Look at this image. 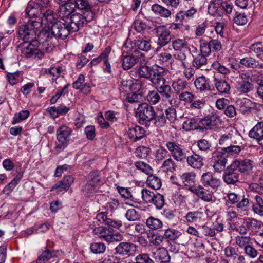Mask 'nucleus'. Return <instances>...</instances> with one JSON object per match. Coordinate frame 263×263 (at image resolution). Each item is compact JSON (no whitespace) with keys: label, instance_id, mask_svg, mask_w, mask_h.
Masks as SVG:
<instances>
[{"label":"nucleus","instance_id":"1","mask_svg":"<svg viewBox=\"0 0 263 263\" xmlns=\"http://www.w3.org/2000/svg\"><path fill=\"white\" fill-rule=\"evenodd\" d=\"M53 18L51 22L45 24L48 30L42 29L38 33V37L40 40H43L42 46H45L47 52L52 50L53 44L52 43L53 39L64 40L71 32L68 24L58 20L54 12Z\"/></svg>","mask_w":263,"mask_h":263},{"label":"nucleus","instance_id":"2","mask_svg":"<svg viewBox=\"0 0 263 263\" xmlns=\"http://www.w3.org/2000/svg\"><path fill=\"white\" fill-rule=\"evenodd\" d=\"M39 21H33L30 20L26 23L19 26L17 30L18 34L20 39L24 42L33 41L35 40H40L37 35V32L41 27Z\"/></svg>","mask_w":263,"mask_h":263},{"label":"nucleus","instance_id":"3","mask_svg":"<svg viewBox=\"0 0 263 263\" xmlns=\"http://www.w3.org/2000/svg\"><path fill=\"white\" fill-rule=\"evenodd\" d=\"M25 12L30 18H35L33 21H39L41 26L42 24H47V22H51L53 19V11L52 10H40V8L36 7L34 3L31 1L28 3Z\"/></svg>","mask_w":263,"mask_h":263},{"label":"nucleus","instance_id":"4","mask_svg":"<svg viewBox=\"0 0 263 263\" xmlns=\"http://www.w3.org/2000/svg\"><path fill=\"white\" fill-rule=\"evenodd\" d=\"M93 17L92 11H86L85 12H77L75 11L73 14L67 18L66 22L71 32H77L84 26L90 22Z\"/></svg>","mask_w":263,"mask_h":263},{"label":"nucleus","instance_id":"5","mask_svg":"<svg viewBox=\"0 0 263 263\" xmlns=\"http://www.w3.org/2000/svg\"><path fill=\"white\" fill-rule=\"evenodd\" d=\"M112 229L105 227H96L93 230L94 235L108 243L119 242L122 241L124 236L119 232L113 233Z\"/></svg>","mask_w":263,"mask_h":263},{"label":"nucleus","instance_id":"6","mask_svg":"<svg viewBox=\"0 0 263 263\" xmlns=\"http://www.w3.org/2000/svg\"><path fill=\"white\" fill-rule=\"evenodd\" d=\"M155 111L154 107L146 103L139 104L136 112L139 122L142 125L148 126L153 121Z\"/></svg>","mask_w":263,"mask_h":263},{"label":"nucleus","instance_id":"7","mask_svg":"<svg viewBox=\"0 0 263 263\" xmlns=\"http://www.w3.org/2000/svg\"><path fill=\"white\" fill-rule=\"evenodd\" d=\"M40 42L35 40L31 42H24L21 47V53L26 58L41 59L44 55V52L38 49ZM19 47L21 48L20 46Z\"/></svg>","mask_w":263,"mask_h":263},{"label":"nucleus","instance_id":"8","mask_svg":"<svg viewBox=\"0 0 263 263\" xmlns=\"http://www.w3.org/2000/svg\"><path fill=\"white\" fill-rule=\"evenodd\" d=\"M152 31L156 33L158 37L157 43L159 47L157 49V51L158 52L161 51L162 47L171 42L172 40L171 32L165 25L155 26Z\"/></svg>","mask_w":263,"mask_h":263},{"label":"nucleus","instance_id":"9","mask_svg":"<svg viewBox=\"0 0 263 263\" xmlns=\"http://www.w3.org/2000/svg\"><path fill=\"white\" fill-rule=\"evenodd\" d=\"M72 129L66 125H62L58 128L56 132L57 139L59 142L56 148L63 149L66 147L70 140V136Z\"/></svg>","mask_w":263,"mask_h":263},{"label":"nucleus","instance_id":"10","mask_svg":"<svg viewBox=\"0 0 263 263\" xmlns=\"http://www.w3.org/2000/svg\"><path fill=\"white\" fill-rule=\"evenodd\" d=\"M145 62V58L141 52H138L135 50L131 55L124 56L122 59V66L124 69L128 70L132 68L136 65Z\"/></svg>","mask_w":263,"mask_h":263},{"label":"nucleus","instance_id":"11","mask_svg":"<svg viewBox=\"0 0 263 263\" xmlns=\"http://www.w3.org/2000/svg\"><path fill=\"white\" fill-rule=\"evenodd\" d=\"M165 146L175 160L180 162H184L186 154L179 144L174 141H169L166 142Z\"/></svg>","mask_w":263,"mask_h":263},{"label":"nucleus","instance_id":"12","mask_svg":"<svg viewBox=\"0 0 263 263\" xmlns=\"http://www.w3.org/2000/svg\"><path fill=\"white\" fill-rule=\"evenodd\" d=\"M240 173L231 163L224 169L222 179L228 185H235L239 182Z\"/></svg>","mask_w":263,"mask_h":263},{"label":"nucleus","instance_id":"13","mask_svg":"<svg viewBox=\"0 0 263 263\" xmlns=\"http://www.w3.org/2000/svg\"><path fill=\"white\" fill-rule=\"evenodd\" d=\"M219 121V116L216 113H212L204 118H199L198 129L200 132L211 129L213 127L216 126Z\"/></svg>","mask_w":263,"mask_h":263},{"label":"nucleus","instance_id":"14","mask_svg":"<svg viewBox=\"0 0 263 263\" xmlns=\"http://www.w3.org/2000/svg\"><path fill=\"white\" fill-rule=\"evenodd\" d=\"M136 246L129 242H122L120 243L115 248V253L119 255L127 258L131 256L136 250Z\"/></svg>","mask_w":263,"mask_h":263},{"label":"nucleus","instance_id":"15","mask_svg":"<svg viewBox=\"0 0 263 263\" xmlns=\"http://www.w3.org/2000/svg\"><path fill=\"white\" fill-rule=\"evenodd\" d=\"M152 72V75L149 79L155 87L166 82L165 78L166 72L164 68L157 65L153 66Z\"/></svg>","mask_w":263,"mask_h":263},{"label":"nucleus","instance_id":"16","mask_svg":"<svg viewBox=\"0 0 263 263\" xmlns=\"http://www.w3.org/2000/svg\"><path fill=\"white\" fill-rule=\"evenodd\" d=\"M201 182L204 187L211 188L214 190H217L221 184L220 179L215 177L210 172H206L202 175Z\"/></svg>","mask_w":263,"mask_h":263},{"label":"nucleus","instance_id":"17","mask_svg":"<svg viewBox=\"0 0 263 263\" xmlns=\"http://www.w3.org/2000/svg\"><path fill=\"white\" fill-rule=\"evenodd\" d=\"M189 190L205 202H212L214 200L213 192L206 189L203 185L190 187Z\"/></svg>","mask_w":263,"mask_h":263},{"label":"nucleus","instance_id":"18","mask_svg":"<svg viewBox=\"0 0 263 263\" xmlns=\"http://www.w3.org/2000/svg\"><path fill=\"white\" fill-rule=\"evenodd\" d=\"M238 172L241 174H249L253 167V162L249 159H237L232 163Z\"/></svg>","mask_w":263,"mask_h":263},{"label":"nucleus","instance_id":"19","mask_svg":"<svg viewBox=\"0 0 263 263\" xmlns=\"http://www.w3.org/2000/svg\"><path fill=\"white\" fill-rule=\"evenodd\" d=\"M155 88L163 101H169L170 104H172L173 100L172 99V98L174 92L171 87L166 82L156 87Z\"/></svg>","mask_w":263,"mask_h":263},{"label":"nucleus","instance_id":"20","mask_svg":"<svg viewBox=\"0 0 263 263\" xmlns=\"http://www.w3.org/2000/svg\"><path fill=\"white\" fill-rule=\"evenodd\" d=\"M128 138L133 141H138L145 136V130L138 125H133L127 131Z\"/></svg>","mask_w":263,"mask_h":263},{"label":"nucleus","instance_id":"21","mask_svg":"<svg viewBox=\"0 0 263 263\" xmlns=\"http://www.w3.org/2000/svg\"><path fill=\"white\" fill-rule=\"evenodd\" d=\"M74 7H73L72 3H66L61 5L59 8L58 12L59 16L65 22H67V18L71 16L75 12Z\"/></svg>","mask_w":263,"mask_h":263},{"label":"nucleus","instance_id":"22","mask_svg":"<svg viewBox=\"0 0 263 263\" xmlns=\"http://www.w3.org/2000/svg\"><path fill=\"white\" fill-rule=\"evenodd\" d=\"M249 136L256 139L258 143L263 146V122H258L249 132Z\"/></svg>","mask_w":263,"mask_h":263},{"label":"nucleus","instance_id":"23","mask_svg":"<svg viewBox=\"0 0 263 263\" xmlns=\"http://www.w3.org/2000/svg\"><path fill=\"white\" fill-rule=\"evenodd\" d=\"M240 64L247 68L263 69V63L255 58L248 56L240 60Z\"/></svg>","mask_w":263,"mask_h":263},{"label":"nucleus","instance_id":"24","mask_svg":"<svg viewBox=\"0 0 263 263\" xmlns=\"http://www.w3.org/2000/svg\"><path fill=\"white\" fill-rule=\"evenodd\" d=\"M204 216L201 211H190L184 217L186 222L189 223H197L200 222Z\"/></svg>","mask_w":263,"mask_h":263},{"label":"nucleus","instance_id":"25","mask_svg":"<svg viewBox=\"0 0 263 263\" xmlns=\"http://www.w3.org/2000/svg\"><path fill=\"white\" fill-rule=\"evenodd\" d=\"M252 210L255 214L263 217V197L260 195H253Z\"/></svg>","mask_w":263,"mask_h":263},{"label":"nucleus","instance_id":"26","mask_svg":"<svg viewBox=\"0 0 263 263\" xmlns=\"http://www.w3.org/2000/svg\"><path fill=\"white\" fill-rule=\"evenodd\" d=\"M185 160L189 165L194 168L200 169L204 165L203 157L196 154L188 157L186 156Z\"/></svg>","mask_w":263,"mask_h":263},{"label":"nucleus","instance_id":"27","mask_svg":"<svg viewBox=\"0 0 263 263\" xmlns=\"http://www.w3.org/2000/svg\"><path fill=\"white\" fill-rule=\"evenodd\" d=\"M172 86L177 94L185 90H190L188 83L183 79L178 78L172 82Z\"/></svg>","mask_w":263,"mask_h":263},{"label":"nucleus","instance_id":"28","mask_svg":"<svg viewBox=\"0 0 263 263\" xmlns=\"http://www.w3.org/2000/svg\"><path fill=\"white\" fill-rule=\"evenodd\" d=\"M214 85L217 91L221 93L227 94L230 92V85L226 80L214 79Z\"/></svg>","mask_w":263,"mask_h":263},{"label":"nucleus","instance_id":"29","mask_svg":"<svg viewBox=\"0 0 263 263\" xmlns=\"http://www.w3.org/2000/svg\"><path fill=\"white\" fill-rule=\"evenodd\" d=\"M91 0H74V3L72 2V6L77 8L81 12L91 11Z\"/></svg>","mask_w":263,"mask_h":263},{"label":"nucleus","instance_id":"30","mask_svg":"<svg viewBox=\"0 0 263 263\" xmlns=\"http://www.w3.org/2000/svg\"><path fill=\"white\" fill-rule=\"evenodd\" d=\"M146 225L151 230H160L162 228L163 223L159 218L151 216L146 219Z\"/></svg>","mask_w":263,"mask_h":263},{"label":"nucleus","instance_id":"31","mask_svg":"<svg viewBox=\"0 0 263 263\" xmlns=\"http://www.w3.org/2000/svg\"><path fill=\"white\" fill-rule=\"evenodd\" d=\"M153 121H154L155 125L157 127H161L165 125L166 120L162 110L155 111Z\"/></svg>","mask_w":263,"mask_h":263},{"label":"nucleus","instance_id":"32","mask_svg":"<svg viewBox=\"0 0 263 263\" xmlns=\"http://www.w3.org/2000/svg\"><path fill=\"white\" fill-rule=\"evenodd\" d=\"M134 29L140 33H144L147 30L152 29V27L147 25L144 20L137 18L133 25Z\"/></svg>","mask_w":263,"mask_h":263},{"label":"nucleus","instance_id":"33","mask_svg":"<svg viewBox=\"0 0 263 263\" xmlns=\"http://www.w3.org/2000/svg\"><path fill=\"white\" fill-rule=\"evenodd\" d=\"M235 135L231 133H228L222 135L219 140V144L223 147H227L232 144H236V142L234 140Z\"/></svg>","mask_w":263,"mask_h":263},{"label":"nucleus","instance_id":"34","mask_svg":"<svg viewBox=\"0 0 263 263\" xmlns=\"http://www.w3.org/2000/svg\"><path fill=\"white\" fill-rule=\"evenodd\" d=\"M98 186L96 185L89 182L88 181L85 179L83 182V184L81 189V191L86 196H90L92 194H94L97 190Z\"/></svg>","mask_w":263,"mask_h":263},{"label":"nucleus","instance_id":"35","mask_svg":"<svg viewBox=\"0 0 263 263\" xmlns=\"http://www.w3.org/2000/svg\"><path fill=\"white\" fill-rule=\"evenodd\" d=\"M135 46L141 50L148 51L151 48L150 40L148 39L139 38L135 41Z\"/></svg>","mask_w":263,"mask_h":263},{"label":"nucleus","instance_id":"36","mask_svg":"<svg viewBox=\"0 0 263 263\" xmlns=\"http://www.w3.org/2000/svg\"><path fill=\"white\" fill-rule=\"evenodd\" d=\"M139 74L140 77L145 78L149 79L152 75V71L153 70V67H149L145 65V62L142 61V63H139Z\"/></svg>","mask_w":263,"mask_h":263},{"label":"nucleus","instance_id":"37","mask_svg":"<svg viewBox=\"0 0 263 263\" xmlns=\"http://www.w3.org/2000/svg\"><path fill=\"white\" fill-rule=\"evenodd\" d=\"M181 180L185 186L194 187L193 185L195 182L196 175L193 172H187L183 173L181 176Z\"/></svg>","mask_w":263,"mask_h":263},{"label":"nucleus","instance_id":"38","mask_svg":"<svg viewBox=\"0 0 263 263\" xmlns=\"http://www.w3.org/2000/svg\"><path fill=\"white\" fill-rule=\"evenodd\" d=\"M146 183L148 186L154 190L159 189L162 185L160 179L154 175H151L147 177Z\"/></svg>","mask_w":263,"mask_h":263},{"label":"nucleus","instance_id":"39","mask_svg":"<svg viewBox=\"0 0 263 263\" xmlns=\"http://www.w3.org/2000/svg\"><path fill=\"white\" fill-rule=\"evenodd\" d=\"M152 10L155 14H159L164 17H168L171 14V11L169 9L157 4L152 5Z\"/></svg>","mask_w":263,"mask_h":263},{"label":"nucleus","instance_id":"40","mask_svg":"<svg viewBox=\"0 0 263 263\" xmlns=\"http://www.w3.org/2000/svg\"><path fill=\"white\" fill-rule=\"evenodd\" d=\"M192 64L194 67L202 69L207 64V58L206 55L202 54H198L194 59Z\"/></svg>","mask_w":263,"mask_h":263},{"label":"nucleus","instance_id":"41","mask_svg":"<svg viewBox=\"0 0 263 263\" xmlns=\"http://www.w3.org/2000/svg\"><path fill=\"white\" fill-rule=\"evenodd\" d=\"M194 84L196 88L201 91L209 90L210 89L209 82L204 76L197 78L194 82Z\"/></svg>","mask_w":263,"mask_h":263},{"label":"nucleus","instance_id":"42","mask_svg":"<svg viewBox=\"0 0 263 263\" xmlns=\"http://www.w3.org/2000/svg\"><path fill=\"white\" fill-rule=\"evenodd\" d=\"M237 104L239 106V109L242 114H245L249 111L252 108V103L250 100L243 98L237 101Z\"/></svg>","mask_w":263,"mask_h":263},{"label":"nucleus","instance_id":"43","mask_svg":"<svg viewBox=\"0 0 263 263\" xmlns=\"http://www.w3.org/2000/svg\"><path fill=\"white\" fill-rule=\"evenodd\" d=\"M164 197L159 193H156L155 197L150 201V204H154L157 210H161L164 205Z\"/></svg>","mask_w":263,"mask_h":263},{"label":"nucleus","instance_id":"44","mask_svg":"<svg viewBox=\"0 0 263 263\" xmlns=\"http://www.w3.org/2000/svg\"><path fill=\"white\" fill-rule=\"evenodd\" d=\"M85 180L98 186L101 180L100 173L97 170L92 171L86 177Z\"/></svg>","mask_w":263,"mask_h":263},{"label":"nucleus","instance_id":"45","mask_svg":"<svg viewBox=\"0 0 263 263\" xmlns=\"http://www.w3.org/2000/svg\"><path fill=\"white\" fill-rule=\"evenodd\" d=\"M176 167L174 160L170 157L165 160L161 166L162 170L165 172H173L176 171Z\"/></svg>","mask_w":263,"mask_h":263},{"label":"nucleus","instance_id":"46","mask_svg":"<svg viewBox=\"0 0 263 263\" xmlns=\"http://www.w3.org/2000/svg\"><path fill=\"white\" fill-rule=\"evenodd\" d=\"M181 233L179 231L169 228L165 231L163 237L164 239L170 240H175L178 239Z\"/></svg>","mask_w":263,"mask_h":263},{"label":"nucleus","instance_id":"47","mask_svg":"<svg viewBox=\"0 0 263 263\" xmlns=\"http://www.w3.org/2000/svg\"><path fill=\"white\" fill-rule=\"evenodd\" d=\"M235 144H232L227 147H222L223 153H227L228 155L234 156L239 154L241 150L240 146L235 145Z\"/></svg>","mask_w":263,"mask_h":263},{"label":"nucleus","instance_id":"48","mask_svg":"<svg viewBox=\"0 0 263 263\" xmlns=\"http://www.w3.org/2000/svg\"><path fill=\"white\" fill-rule=\"evenodd\" d=\"M110 51L111 48L110 47H106L101 54L97 58L92 60L89 65H90L91 66L95 65L101 62L102 60L104 61L105 59L108 58Z\"/></svg>","mask_w":263,"mask_h":263},{"label":"nucleus","instance_id":"49","mask_svg":"<svg viewBox=\"0 0 263 263\" xmlns=\"http://www.w3.org/2000/svg\"><path fill=\"white\" fill-rule=\"evenodd\" d=\"M106 246L103 242H94L90 247L91 251L94 254H101L105 252Z\"/></svg>","mask_w":263,"mask_h":263},{"label":"nucleus","instance_id":"50","mask_svg":"<svg viewBox=\"0 0 263 263\" xmlns=\"http://www.w3.org/2000/svg\"><path fill=\"white\" fill-rule=\"evenodd\" d=\"M251 241V238L249 236H237L235 238V242L239 247L245 248V247L249 246Z\"/></svg>","mask_w":263,"mask_h":263},{"label":"nucleus","instance_id":"51","mask_svg":"<svg viewBox=\"0 0 263 263\" xmlns=\"http://www.w3.org/2000/svg\"><path fill=\"white\" fill-rule=\"evenodd\" d=\"M29 111L28 110H22L18 115H15L11 121L13 125L21 122L22 121L26 119L29 116Z\"/></svg>","mask_w":263,"mask_h":263},{"label":"nucleus","instance_id":"52","mask_svg":"<svg viewBox=\"0 0 263 263\" xmlns=\"http://www.w3.org/2000/svg\"><path fill=\"white\" fill-rule=\"evenodd\" d=\"M125 216L127 220L130 221H135L140 218V215L135 209H128L126 212Z\"/></svg>","mask_w":263,"mask_h":263},{"label":"nucleus","instance_id":"53","mask_svg":"<svg viewBox=\"0 0 263 263\" xmlns=\"http://www.w3.org/2000/svg\"><path fill=\"white\" fill-rule=\"evenodd\" d=\"M134 263H155L147 253H141L137 255Z\"/></svg>","mask_w":263,"mask_h":263},{"label":"nucleus","instance_id":"54","mask_svg":"<svg viewBox=\"0 0 263 263\" xmlns=\"http://www.w3.org/2000/svg\"><path fill=\"white\" fill-rule=\"evenodd\" d=\"M194 97V95L189 92V90H185L178 94L179 100L185 103H191Z\"/></svg>","mask_w":263,"mask_h":263},{"label":"nucleus","instance_id":"55","mask_svg":"<svg viewBox=\"0 0 263 263\" xmlns=\"http://www.w3.org/2000/svg\"><path fill=\"white\" fill-rule=\"evenodd\" d=\"M31 2H34L36 7L40 8V10L45 11L51 10V5L50 0H34Z\"/></svg>","mask_w":263,"mask_h":263},{"label":"nucleus","instance_id":"56","mask_svg":"<svg viewBox=\"0 0 263 263\" xmlns=\"http://www.w3.org/2000/svg\"><path fill=\"white\" fill-rule=\"evenodd\" d=\"M53 252L51 251L47 250L43 251L41 255H40L36 260L37 263H46L47 262L52 256Z\"/></svg>","mask_w":263,"mask_h":263},{"label":"nucleus","instance_id":"57","mask_svg":"<svg viewBox=\"0 0 263 263\" xmlns=\"http://www.w3.org/2000/svg\"><path fill=\"white\" fill-rule=\"evenodd\" d=\"M142 198L144 203L150 204V201L155 197L156 193L151 191L147 189H143L141 190Z\"/></svg>","mask_w":263,"mask_h":263},{"label":"nucleus","instance_id":"58","mask_svg":"<svg viewBox=\"0 0 263 263\" xmlns=\"http://www.w3.org/2000/svg\"><path fill=\"white\" fill-rule=\"evenodd\" d=\"M146 98L151 104H156L161 99L159 93L157 91L154 90L149 91L147 95Z\"/></svg>","mask_w":263,"mask_h":263},{"label":"nucleus","instance_id":"59","mask_svg":"<svg viewBox=\"0 0 263 263\" xmlns=\"http://www.w3.org/2000/svg\"><path fill=\"white\" fill-rule=\"evenodd\" d=\"M212 159L213 162L216 163L220 165H226L227 162V159L224 154H222L219 152L214 154Z\"/></svg>","mask_w":263,"mask_h":263},{"label":"nucleus","instance_id":"60","mask_svg":"<svg viewBox=\"0 0 263 263\" xmlns=\"http://www.w3.org/2000/svg\"><path fill=\"white\" fill-rule=\"evenodd\" d=\"M212 66L214 69L218 71L222 74H228L230 73V70L226 66L222 65L218 61H214L212 64Z\"/></svg>","mask_w":263,"mask_h":263},{"label":"nucleus","instance_id":"61","mask_svg":"<svg viewBox=\"0 0 263 263\" xmlns=\"http://www.w3.org/2000/svg\"><path fill=\"white\" fill-rule=\"evenodd\" d=\"M151 149L149 147L142 146L138 147L135 151L136 156L140 158H146L150 153Z\"/></svg>","mask_w":263,"mask_h":263},{"label":"nucleus","instance_id":"62","mask_svg":"<svg viewBox=\"0 0 263 263\" xmlns=\"http://www.w3.org/2000/svg\"><path fill=\"white\" fill-rule=\"evenodd\" d=\"M245 225L247 229H256L261 227L260 222L253 218L246 219Z\"/></svg>","mask_w":263,"mask_h":263},{"label":"nucleus","instance_id":"63","mask_svg":"<svg viewBox=\"0 0 263 263\" xmlns=\"http://www.w3.org/2000/svg\"><path fill=\"white\" fill-rule=\"evenodd\" d=\"M159 259L163 262H168L170 260V256L167 250L164 248H160L158 251Z\"/></svg>","mask_w":263,"mask_h":263},{"label":"nucleus","instance_id":"64","mask_svg":"<svg viewBox=\"0 0 263 263\" xmlns=\"http://www.w3.org/2000/svg\"><path fill=\"white\" fill-rule=\"evenodd\" d=\"M167 151L161 147L156 151L155 160L157 162H161L167 158Z\"/></svg>","mask_w":263,"mask_h":263}]
</instances>
